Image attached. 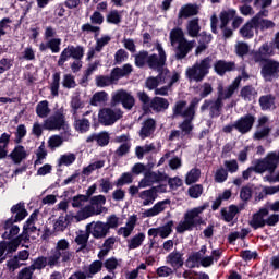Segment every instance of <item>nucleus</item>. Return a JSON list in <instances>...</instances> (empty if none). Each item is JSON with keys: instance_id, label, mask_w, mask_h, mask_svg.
I'll return each instance as SVG.
<instances>
[{"instance_id": "f257e3e1", "label": "nucleus", "mask_w": 279, "mask_h": 279, "mask_svg": "<svg viewBox=\"0 0 279 279\" xmlns=\"http://www.w3.org/2000/svg\"><path fill=\"white\" fill-rule=\"evenodd\" d=\"M71 244L62 239L57 242L54 250H51L48 256V267H58L61 263H69L73 258V252L69 251Z\"/></svg>"}, {"instance_id": "f03ea898", "label": "nucleus", "mask_w": 279, "mask_h": 279, "mask_svg": "<svg viewBox=\"0 0 279 279\" xmlns=\"http://www.w3.org/2000/svg\"><path fill=\"white\" fill-rule=\"evenodd\" d=\"M206 208H208V205L198 206L186 211L184 214V219L177 226V232H179V234H184V232H189L193 230V228L199 226V223H202V217H199V215H202Z\"/></svg>"}, {"instance_id": "7ed1b4c3", "label": "nucleus", "mask_w": 279, "mask_h": 279, "mask_svg": "<svg viewBox=\"0 0 279 279\" xmlns=\"http://www.w3.org/2000/svg\"><path fill=\"white\" fill-rule=\"evenodd\" d=\"M170 40L172 47L177 46V58L182 60V58H186L189 52L193 47H195V41H187L184 38V32L181 28H174L170 32Z\"/></svg>"}, {"instance_id": "20e7f679", "label": "nucleus", "mask_w": 279, "mask_h": 279, "mask_svg": "<svg viewBox=\"0 0 279 279\" xmlns=\"http://www.w3.org/2000/svg\"><path fill=\"white\" fill-rule=\"evenodd\" d=\"M213 66V59L207 57L203 60L196 61L194 65L190 66L185 71V75L190 82H202Z\"/></svg>"}, {"instance_id": "39448f33", "label": "nucleus", "mask_w": 279, "mask_h": 279, "mask_svg": "<svg viewBox=\"0 0 279 279\" xmlns=\"http://www.w3.org/2000/svg\"><path fill=\"white\" fill-rule=\"evenodd\" d=\"M178 80H180L179 73H171L169 70H163L158 76L147 78L146 86L149 90H156L158 86L167 84V82H169V86H173Z\"/></svg>"}, {"instance_id": "423d86ee", "label": "nucleus", "mask_w": 279, "mask_h": 279, "mask_svg": "<svg viewBox=\"0 0 279 279\" xmlns=\"http://www.w3.org/2000/svg\"><path fill=\"white\" fill-rule=\"evenodd\" d=\"M123 117L121 109L102 108L98 113V121L101 125H114Z\"/></svg>"}, {"instance_id": "0eeeda50", "label": "nucleus", "mask_w": 279, "mask_h": 279, "mask_svg": "<svg viewBox=\"0 0 279 279\" xmlns=\"http://www.w3.org/2000/svg\"><path fill=\"white\" fill-rule=\"evenodd\" d=\"M117 104H122L123 108L132 110L135 104L134 96L123 89L117 90L111 95V106H117Z\"/></svg>"}, {"instance_id": "6e6552de", "label": "nucleus", "mask_w": 279, "mask_h": 279, "mask_svg": "<svg viewBox=\"0 0 279 279\" xmlns=\"http://www.w3.org/2000/svg\"><path fill=\"white\" fill-rule=\"evenodd\" d=\"M38 221V213H33L24 225L23 233L20 235V239L24 241H29V238L36 239L39 234V230L36 227V222Z\"/></svg>"}, {"instance_id": "1a4fd4ad", "label": "nucleus", "mask_w": 279, "mask_h": 279, "mask_svg": "<svg viewBox=\"0 0 279 279\" xmlns=\"http://www.w3.org/2000/svg\"><path fill=\"white\" fill-rule=\"evenodd\" d=\"M64 125V110L62 109L57 110L54 114L44 121V130H62Z\"/></svg>"}, {"instance_id": "9d476101", "label": "nucleus", "mask_w": 279, "mask_h": 279, "mask_svg": "<svg viewBox=\"0 0 279 279\" xmlns=\"http://www.w3.org/2000/svg\"><path fill=\"white\" fill-rule=\"evenodd\" d=\"M235 16L236 10L234 9H229L220 13V29L225 38H232L233 32L230 27H228V23H230V21H233Z\"/></svg>"}, {"instance_id": "9b49d317", "label": "nucleus", "mask_w": 279, "mask_h": 279, "mask_svg": "<svg viewBox=\"0 0 279 279\" xmlns=\"http://www.w3.org/2000/svg\"><path fill=\"white\" fill-rule=\"evenodd\" d=\"M86 230L89 234H92V236H94V239H106V236L110 234V231L108 230V225L102 221H96L87 225Z\"/></svg>"}, {"instance_id": "f8f14e48", "label": "nucleus", "mask_w": 279, "mask_h": 279, "mask_svg": "<svg viewBox=\"0 0 279 279\" xmlns=\"http://www.w3.org/2000/svg\"><path fill=\"white\" fill-rule=\"evenodd\" d=\"M263 16H269V11L260 10L254 17H252V23L255 24V29H274L276 23L270 20H265Z\"/></svg>"}, {"instance_id": "ddd939ff", "label": "nucleus", "mask_w": 279, "mask_h": 279, "mask_svg": "<svg viewBox=\"0 0 279 279\" xmlns=\"http://www.w3.org/2000/svg\"><path fill=\"white\" fill-rule=\"evenodd\" d=\"M156 49L158 51V54H150L148 57V66L150 69H162L165 66V62H167V54L165 53V49H162V46L158 44L156 46Z\"/></svg>"}, {"instance_id": "4468645a", "label": "nucleus", "mask_w": 279, "mask_h": 279, "mask_svg": "<svg viewBox=\"0 0 279 279\" xmlns=\"http://www.w3.org/2000/svg\"><path fill=\"white\" fill-rule=\"evenodd\" d=\"M167 174L162 173V172H151V171H147L144 174V178L140 181L138 183V187L140 189H147V186H151V184L156 183V182H162L165 180H167Z\"/></svg>"}, {"instance_id": "2eb2a0df", "label": "nucleus", "mask_w": 279, "mask_h": 279, "mask_svg": "<svg viewBox=\"0 0 279 279\" xmlns=\"http://www.w3.org/2000/svg\"><path fill=\"white\" fill-rule=\"evenodd\" d=\"M279 73V62L278 61H266L265 65L262 69V75L266 82H271V80H276Z\"/></svg>"}, {"instance_id": "dca6fc26", "label": "nucleus", "mask_w": 279, "mask_h": 279, "mask_svg": "<svg viewBox=\"0 0 279 279\" xmlns=\"http://www.w3.org/2000/svg\"><path fill=\"white\" fill-rule=\"evenodd\" d=\"M255 121L256 118H254V116L246 114L234 122V128L241 134H247V132H250V130H252V128L254 126Z\"/></svg>"}, {"instance_id": "f3484780", "label": "nucleus", "mask_w": 279, "mask_h": 279, "mask_svg": "<svg viewBox=\"0 0 279 279\" xmlns=\"http://www.w3.org/2000/svg\"><path fill=\"white\" fill-rule=\"evenodd\" d=\"M241 85V76L236 77L231 85L223 88V85L218 86V98L223 101V99H230L234 95V92Z\"/></svg>"}, {"instance_id": "a211bd4d", "label": "nucleus", "mask_w": 279, "mask_h": 279, "mask_svg": "<svg viewBox=\"0 0 279 279\" xmlns=\"http://www.w3.org/2000/svg\"><path fill=\"white\" fill-rule=\"evenodd\" d=\"M269 215V209L262 208L255 215H253L252 219L250 220V226L254 230H258V228H265V217Z\"/></svg>"}, {"instance_id": "6ab92c4d", "label": "nucleus", "mask_w": 279, "mask_h": 279, "mask_svg": "<svg viewBox=\"0 0 279 279\" xmlns=\"http://www.w3.org/2000/svg\"><path fill=\"white\" fill-rule=\"evenodd\" d=\"M138 222V216L132 215L128 218L125 227H121L118 230V234L120 236H123L124 239H128L134 232V229L136 228V223Z\"/></svg>"}, {"instance_id": "aec40b11", "label": "nucleus", "mask_w": 279, "mask_h": 279, "mask_svg": "<svg viewBox=\"0 0 279 279\" xmlns=\"http://www.w3.org/2000/svg\"><path fill=\"white\" fill-rule=\"evenodd\" d=\"M222 106H223V102H222L221 98H218L215 101L206 100L202 105L201 110H202V112H204V110H208L209 109L211 117H219V114L221 112Z\"/></svg>"}, {"instance_id": "412c9836", "label": "nucleus", "mask_w": 279, "mask_h": 279, "mask_svg": "<svg viewBox=\"0 0 279 279\" xmlns=\"http://www.w3.org/2000/svg\"><path fill=\"white\" fill-rule=\"evenodd\" d=\"M110 40H112V38L108 35H104L100 38H96V46H95V48H90L88 50L87 60H93L95 58V53L101 52L104 47H106V45H108V43H110Z\"/></svg>"}, {"instance_id": "4be33fe9", "label": "nucleus", "mask_w": 279, "mask_h": 279, "mask_svg": "<svg viewBox=\"0 0 279 279\" xmlns=\"http://www.w3.org/2000/svg\"><path fill=\"white\" fill-rule=\"evenodd\" d=\"M171 204V201L165 199L156 203L151 208L145 210L143 213V217H156L160 215V213H165L167 206Z\"/></svg>"}, {"instance_id": "5701e85b", "label": "nucleus", "mask_w": 279, "mask_h": 279, "mask_svg": "<svg viewBox=\"0 0 279 279\" xmlns=\"http://www.w3.org/2000/svg\"><path fill=\"white\" fill-rule=\"evenodd\" d=\"M29 156V153L25 149L24 146L17 145L10 153L9 157L11 158L14 165H21Z\"/></svg>"}, {"instance_id": "b1692460", "label": "nucleus", "mask_w": 279, "mask_h": 279, "mask_svg": "<svg viewBox=\"0 0 279 279\" xmlns=\"http://www.w3.org/2000/svg\"><path fill=\"white\" fill-rule=\"evenodd\" d=\"M166 263L171 265L172 269L177 271V269L183 267L184 259L182 258V254L180 252H172L166 257Z\"/></svg>"}, {"instance_id": "393cba45", "label": "nucleus", "mask_w": 279, "mask_h": 279, "mask_svg": "<svg viewBox=\"0 0 279 279\" xmlns=\"http://www.w3.org/2000/svg\"><path fill=\"white\" fill-rule=\"evenodd\" d=\"M269 56H274V45L264 44L255 53V62H263Z\"/></svg>"}, {"instance_id": "a878e982", "label": "nucleus", "mask_w": 279, "mask_h": 279, "mask_svg": "<svg viewBox=\"0 0 279 279\" xmlns=\"http://www.w3.org/2000/svg\"><path fill=\"white\" fill-rule=\"evenodd\" d=\"M130 73H132V65L124 64L122 68L113 69L110 77L112 82H117L118 80H121V77H125L126 75H130Z\"/></svg>"}, {"instance_id": "bb28decb", "label": "nucleus", "mask_w": 279, "mask_h": 279, "mask_svg": "<svg viewBox=\"0 0 279 279\" xmlns=\"http://www.w3.org/2000/svg\"><path fill=\"white\" fill-rule=\"evenodd\" d=\"M156 130V121L154 119H148L143 123V126L140 131L141 138H148V136L154 134Z\"/></svg>"}, {"instance_id": "cd10ccee", "label": "nucleus", "mask_w": 279, "mask_h": 279, "mask_svg": "<svg viewBox=\"0 0 279 279\" xmlns=\"http://www.w3.org/2000/svg\"><path fill=\"white\" fill-rule=\"evenodd\" d=\"M155 112H162V110H167L169 108V100L162 97H155L150 100V106Z\"/></svg>"}, {"instance_id": "c85d7f7f", "label": "nucleus", "mask_w": 279, "mask_h": 279, "mask_svg": "<svg viewBox=\"0 0 279 279\" xmlns=\"http://www.w3.org/2000/svg\"><path fill=\"white\" fill-rule=\"evenodd\" d=\"M72 219H77V217L71 215L59 217L53 225L56 232H63V230H66V227L71 223Z\"/></svg>"}, {"instance_id": "c756f323", "label": "nucleus", "mask_w": 279, "mask_h": 279, "mask_svg": "<svg viewBox=\"0 0 279 279\" xmlns=\"http://www.w3.org/2000/svg\"><path fill=\"white\" fill-rule=\"evenodd\" d=\"M207 252L206 245H203L199 252L194 253L192 256L189 257L186 265L187 267H199V259L205 256Z\"/></svg>"}, {"instance_id": "7c9ffc66", "label": "nucleus", "mask_w": 279, "mask_h": 279, "mask_svg": "<svg viewBox=\"0 0 279 279\" xmlns=\"http://www.w3.org/2000/svg\"><path fill=\"white\" fill-rule=\"evenodd\" d=\"M146 235L143 232L136 233L128 240L129 250H138L145 243Z\"/></svg>"}, {"instance_id": "2f4dec72", "label": "nucleus", "mask_w": 279, "mask_h": 279, "mask_svg": "<svg viewBox=\"0 0 279 279\" xmlns=\"http://www.w3.org/2000/svg\"><path fill=\"white\" fill-rule=\"evenodd\" d=\"M156 189L145 190L140 193V198L143 201V206H149L156 202Z\"/></svg>"}, {"instance_id": "473e14b6", "label": "nucleus", "mask_w": 279, "mask_h": 279, "mask_svg": "<svg viewBox=\"0 0 279 279\" xmlns=\"http://www.w3.org/2000/svg\"><path fill=\"white\" fill-rule=\"evenodd\" d=\"M36 114L39 119H47L51 114V108H49V101L41 100L36 106Z\"/></svg>"}, {"instance_id": "72a5a7b5", "label": "nucleus", "mask_w": 279, "mask_h": 279, "mask_svg": "<svg viewBox=\"0 0 279 279\" xmlns=\"http://www.w3.org/2000/svg\"><path fill=\"white\" fill-rule=\"evenodd\" d=\"M74 128L76 132H80L81 134H85V132H88L90 130V121L86 118L77 119V116H74Z\"/></svg>"}, {"instance_id": "f704fd0d", "label": "nucleus", "mask_w": 279, "mask_h": 279, "mask_svg": "<svg viewBox=\"0 0 279 279\" xmlns=\"http://www.w3.org/2000/svg\"><path fill=\"white\" fill-rule=\"evenodd\" d=\"M214 66L218 75H223L225 73H228V71H234V62H226L220 60L217 61Z\"/></svg>"}, {"instance_id": "c9c22d12", "label": "nucleus", "mask_w": 279, "mask_h": 279, "mask_svg": "<svg viewBox=\"0 0 279 279\" xmlns=\"http://www.w3.org/2000/svg\"><path fill=\"white\" fill-rule=\"evenodd\" d=\"M12 220H7L4 223V239H12L14 236H16V234H19V232H21V229L19 228V226L16 225H12Z\"/></svg>"}, {"instance_id": "e433bc0d", "label": "nucleus", "mask_w": 279, "mask_h": 279, "mask_svg": "<svg viewBox=\"0 0 279 279\" xmlns=\"http://www.w3.org/2000/svg\"><path fill=\"white\" fill-rule=\"evenodd\" d=\"M197 12H199V10L197 9V5L186 4L181 8V10L179 12V17L180 19H189L190 16L197 15Z\"/></svg>"}, {"instance_id": "4c0bfd02", "label": "nucleus", "mask_w": 279, "mask_h": 279, "mask_svg": "<svg viewBox=\"0 0 279 279\" xmlns=\"http://www.w3.org/2000/svg\"><path fill=\"white\" fill-rule=\"evenodd\" d=\"M106 166V160H95L92 161L87 167L83 168V175H90L93 171H97L99 169H104Z\"/></svg>"}, {"instance_id": "58836bf2", "label": "nucleus", "mask_w": 279, "mask_h": 279, "mask_svg": "<svg viewBox=\"0 0 279 279\" xmlns=\"http://www.w3.org/2000/svg\"><path fill=\"white\" fill-rule=\"evenodd\" d=\"M11 213L16 215L14 221H23V219L27 217V210L25 209V204L23 203L14 205L11 208Z\"/></svg>"}, {"instance_id": "ea45409f", "label": "nucleus", "mask_w": 279, "mask_h": 279, "mask_svg": "<svg viewBox=\"0 0 279 279\" xmlns=\"http://www.w3.org/2000/svg\"><path fill=\"white\" fill-rule=\"evenodd\" d=\"M93 215H101V209L95 210V207L92 205L85 206L76 216V218L81 219H88V217H93ZM76 219V221H80V219Z\"/></svg>"}, {"instance_id": "a19ab883", "label": "nucleus", "mask_w": 279, "mask_h": 279, "mask_svg": "<svg viewBox=\"0 0 279 279\" xmlns=\"http://www.w3.org/2000/svg\"><path fill=\"white\" fill-rule=\"evenodd\" d=\"M114 243H117V238L111 236L105 240L102 244V248L98 253V258H104L105 256H108V252L114 247Z\"/></svg>"}, {"instance_id": "79ce46f5", "label": "nucleus", "mask_w": 279, "mask_h": 279, "mask_svg": "<svg viewBox=\"0 0 279 279\" xmlns=\"http://www.w3.org/2000/svg\"><path fill=\"white\" fill-rule=\"evenodd\" d=\"M254 29L256 28V24L252 22V19L240 29V34L243 38H253L254 37Z\"/></svg>"}, {"instance_id": "37998d69", "label": "nucleus", "mask_w": 279, "mask_h": 279, "mask_svg": "<svg viewBox=\"0 0 279 279\" xmlns=\"http://www.w3.org/2000/svg\"><path fill=\"white\" fill-rule=\"evenodd\" d=\"M262 110H271L276 106V98L271 95H265L259 98Z\"/></svg>"}, {"instance_id": "c03bdc74", "label": "nucleus", "mask_w": 279, "mask_h": 279, "mask_svg": "<svg viewBox=\"0 0 279 279\" xmlns=\"http://www.w3.org/2000/svg\"><path fill=\"white\" fill-rule=\"evenodd\" d=\"M238 214H239V207H236L235 205L229 206L228 209H221V215L225 221H227L228 223H230V221H232Z\"/></svg>"}, {"instance_id": "a18cd8bd", "label": "nucleus", "mask_w": 279, "mask_h": 279, "mask_svg": "<svg viewBox=\"0 0 279 279\" xmlns=\"http://www.w3.org/2000/svg\"><path fill=\"white\" fill-rule=\"evenodd\" d=\"M108 101V93L106 92H97L93 95L90 99L92 106H104Z\"/></svg>"}, {"instance_id": "49530a36", "label": "nucleus", "mask_w": 279, "mask_h": 279, "mask_svg": "<svg viewBox=\"0 0 279 279\" xmlns=\"http://www.w3.org/2000/svg\"><path fill=\"white\" fill-rule=\"evenodd\" d=\"M50 90L52 97H58L60 90V72L52 74V81L50 83Z\"/></svg>"}, {"instance_id": "de8ad7c7", "label": "nucleus", "mask_w": 279, "mask_h": 279, "mask_svg": "<svg viewBox=\"0 0 279 279\" xmlns=\"http://www.w3.org/2000/svg\"><path fill=\"white\" fill-rule=\"evenodd\" d=\"M199 19H193L187 23V34L195 38L199 34Z\"/></svg>"}, {"instance_id": "09e8293b", "label": "nucleus", "mask_w": 279, "mask_h": 279, "mask_svg": "<svg viewBox=\"0 0 279 279\" xmlns=\"http://www.w3.org/2000/svg\"><path fill=\"white\" fill-rule=\"evenodd\" d=\"M173 112L174 114L183 117V119H193V116H186V101L177 102Z\"/></svg>"}, {"instance_id": "8fccbe9b", "label": "nucleus", "mask_w": 279, "mask_h": 279, "mask_svg": "<svg viewBox=\"0 0 279 279\" xmlns=\"http://www.w3.org/2000/svg\"><path fill=\"white\" fill-rule=\"evenodd\" d=\"M102 267H104V263H101V260L93 262L88 267L87 277L93 278V276L101 271Z\"/></svg>"}, {"instance_id": "3c124183", "label": "nucleus", "mask_w": 279, "mask_h": 279, "mask_svg": "<svg viewBox=\"0 0 279 279\" xmlns=\"http://www.w3.org/2000/svg\"><path fill=\"white\" fill-rule=\"evenodd\" d=\"M49 265V257H38L34 260V263L29 266L33 271L36 269H45Z\"/></svg>"}, {"instance_id": "603ef678", "label": "nucleus", "mask_w": 279, "mask_h": 279, "mask_svg": "<svg viewBox=\"0 0 279 279\" xmlns=\"http://www.w3.org/2000/svg\"><path fill=\"white\" fill-rule=\"evenodd\" d=\"M35 154H36L35 167H38V165H43V162H45V158H47V149H45V144H41L37 148Z\"/></svg>"}, {"instance_id": "864d4df0", "label": "nucleus", "mask_w": 279, "mask_h": 279, "mask_svg": "<svg viewBox=\"0 0 279 279\" xmlns=\"http://www.w3.org/2000/svg\"><path fill=\"white\" fill-rule=\"evenodd\" d=\"M154 149H156V146L154 144H148L145 146H137L135 148V154H136L137 158L141 160V159H143V156H145V154H149V151H154Z\"/></svg>"}, {"instance_id": "5fc2aeb1", "label": "nucleus", "mask_w": 279, "mask_h": 279, "mask_svg": "<svg viewBox=\"0 0 279 279\" xmlns=\"http://www.w3.org/2000/svg\"><path fill=\"white\" fill-rule=\"evenodd\" d=\"M134 182V177H132V173L124 172L121 174V177L116 181V186H125V184H132Z\"/></svg>"}, {"instance_id": "6e6d98bb", "label": "nucleus", "mask_w": 279, "mask_h": 279, "mask_svg": "<svg viewBox=\"0 0 279 279\" xmlns=\"http://www.w3.org/2000/svg\"><path fill=\"white\" fill-rule=\"evenodd\" d=\"M199 175H202V171L199 169L194 168L187 174L185 179L186 184H195L197 180H199Z\"/></svg>"}, {"instance_id": "4d7b16f0", "label": "nucleus", "mask_w": 279, "mask_h": 279, "mask_svg": "<svg viewBox=\"0 0 279 279\" xmlns=\"http://www.w3.org/2000/svg\"><path fill=\"white\" fill-rule=\"evenodd\" d=\"M241 97H243L245 101H252V99L256 97V89L252 86H245L241 90Z\"/></svg>"}, {"instance_id": "13d9d810", "label": "nucleus", "mask_w": 279, "mask_h": 279, "mask_svg": "<svg viewBox=\"0 0 279 279\" xmlns=\"http://www.w3.org/2000/svg\"><path fill=\"white\" fill-rule=\"evenodd\" d=\"M63 88H75V86H77V84L75 83V76H73V74H64L62 82H61Z\"/></svg>"}, {"instance_id": "bf43d9fd", "label": "nucleus", "mask_w": 279, "mask_h": 279, "mask_svg": "<svg viewBox=\"0 0 279 279\" xmlns=\"http://www.w3.org/2000/svg\"><path fill=\"white\" fill-rule=\"evenodd\" d=\"M107 23L112 25H119L121 23V12L118 10H112L107 14Z\"/></svg>"}, {"instance_id": "052dcab7", "label": "nucleus", "mask_w": 279, "mask_h": 279, "mask_svg": "<svg viewBox=\"0 0 279 279\" xmlns=\"http://www.w3.org/2000/svg\"><path fill=\"white\" fill-rule=\"evenodd\" d=\"M185 120L180 124L181 132L186 136L193 132V119L184 118Z\"/></svg>"}, {"instance_id": "680f3d73", "label": "nucleus", "mask_w": 279, "mask_h": 279, "mask_svg": "<svg viewBox=\"0 0 279 279\" xmlns=\"http://www.w3.org/2000/svg\"><path fill=\"white\" fill-rule=\"evenodd\" d=\"M96 143L100 147H106V145L110 143V134H108V132H101L96 134Z\"/></svg>"}, {"instance_id": "e2e57ef3", "label": "nucleus", "mask_w": 279, "mask_h": 279, "mask_svg": "<svg viewBox=\"0 0 279 279\" xmlns=\"http://www.w3.org/2000/svg\"><path fill=\"white\" fill-rule=\"evenodd\" d=\"M71 108L73 117H77V110H82V108H84V102L80 99V97L75 96L71 100Z\"/></svg>"}, {"instance_id": "0e129e2a", "label": "nucleus", "mask_w": 279, "mask_h": 279, "mask_svg": "<svg viewBox=\"0 0 279 279\" xmlns=\"http://www.w3.org/2000/svg\"><path fill=\"white\" fill-rule=\"evenodd\" d=\"M15 279H34V271L29 266L25 267V268H22L17 272Z\"/></svg>"}, {"instance_id": "69168bd1", "label": "nucleus", "mask_w": 279, "mask_h": 279, "mask_svg": "<svg viewBox=\"0 0 279 279\" xmlns=\"http://www.w3.org/2000/svg\"><path fill=\"white\" fill-rule=\"evenodd\" d=\"M60 45H62V39L60 38H51L48 40V49H50L52 53H60Z\"/></svg>"}, {"instance_id": "338daca9", "label": "nucleus", "mask_w": 279, "mask_h": 279, "mask_svg": "<svg viewBox=\"0 0 279 279\" xmlns=\"http://www.w3.org/2000/svg\"><path fill=\"white\" fill-rule=\"evenodd\" d=\"M121 259H117L114 257H110L105 262V267L109 270V271H114V269H117L118 267H121Z\"/></svg>"}, {"instance_id": "774afa93", "label": "nucleus", "mask_w": 279, "mask_h": 279, "mask_svg": "<svg viewBox=\"0 0 279 279\" xmlns=\"http://www.w3.org/2000/svg\"><path fill=\"white\" fill-rule=\"evenodd\" d=\"M112 77L110 76H96V86H98L99 88H106V86H110V84H112Z\"/></svg>"}]
</instances>
